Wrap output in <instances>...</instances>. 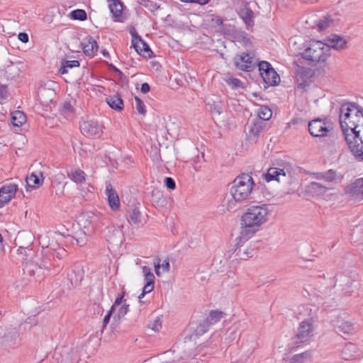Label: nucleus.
I'll use <instances>...</instances> for the list:
<instances>
[{
    "instance_id": "nucleus-2",
    "label": "nucleus",
    "mask_w": 363,
    "mask_h": 363,
    "mask_svg": "<svg viewBox=\"0 0 363 363\" xmlns=\"http://www.w3.org/2000/svg\"><path fill=\"white\" fill-rule=\"evenodd\" d=\"M271 211L267 204L251 206L240 218V235L242 240L253 237L262 226L266 223Z\"/></svg>"
},
{
    "instance_id": "nucleus-16",
    "label": "nucleus",
    "mask_w": 363,
    "mask_h": 363,
    "mask_svg": "<svg viewBox=\"0 0 363 363\" xmlns=\"http://www.w3.org/2000/svg\"><path fill=\"white\" fill-rule=\"evenodd\" d=\"M84 53L89 57L94 56L98 51V45L96 41L92 38H88L84 40L82 43Z\"/></svg>"
},
{
    "instance_id": "nucleus-26",
    "label": "nucleus",
    "mask_w": 363,
    "mask_h": 363,
    "mask_svg": "<svg viewBox=\"0 0 363 363\" xmlns=\"http://www.w3.org/2000/svg\"><path fill=\"white\" fill-rule=\"evenodd\" d=\"M359 192L363 195V179H359L350 187V194L353 196L359 197Z\"/></svg>"
},
{
    "instance_id": "nucleus-19",
    "label": "nucleus",
    "mask_w": 363,
    "mask_h": 363,
    "mask_svg": "<svg viewBox=\"0 0 363 363\" xmlns=\"http://www.w3.org/2000/svg\"><path fill=\"white\" fill-rule=\"evenodd\" d=\"M106 101L111 108L116 111H121L123 110V101L119 95L109 96L106 97Z\"/></svg>"
},
{
    "instance_id": "nucleus-9",
    "label": "nucleus",
    "mask_w": 363,
    "mask_h": 363,
    "mask_svg": "<svg viewBox=\"0 0 363 363\" xmlns=\"http://www.w3.org/2000/svg\"><path fill=\"white\" fill-rule=\"evenodd\" d=\"M142 272L146 281L142 293L138 296V299L141 302V299L144 297L146 294H148L153 291L155 287V275L152 272L151 269L149 267L143 266L142 267Z\"/></svg>"
},
{
    "instance_id": "nucleus-42",
    "label": "nucleus",
    "mask_w": 363,
    "mask_h": 363,
    "mask_svg": "<svg viewBox=\"0 0 363 363\" xmlns=\"http://www.w3.org/2000/svg\"><path fill=\"white\" fill-rule=\"evenodd\" d=\"M164 182H165V185L167 188H169L170 189H175V187H176L175 182L173 180V179H172L171 177H166Z\"/></svg>"
},
{
    "instance_id": "nucleus-39",
    "label": "nucleus",
    "mask_w": 363,
    "mask_h": 363,
    "mask_svg": "<svg viewBox=\"0 0 363 363\" xmlns=\"http://www.w3.org/2000/svg\"><path fill=\"white\" fill-rule=\"evenodd\" d=\"M7 86L5 85H0V101L5 100L7 98Z\"/></svg>"
},
{
    "instance_id": "nucleus-45",
    "label": "nucleus",
    "mask_w": 363,
    "mask_h": 363,
    "mask_svg": "<svg viewBox=\"0 0 363 363\" xmlns=\"http://www.w3.org/2000/svg\"><path fill=\"white\" fill-rule=\"evenodd\" d=\"M18 38L23 43H28L29 40L28 35L26 33H20L18 35Z\"/></svg>"
},
{
    "instance_id": "nucleus-3",
    "label": "nucleus",
    "mask_w": 363,
    "mask_h": 363,
    "mask_svg": "<svg viewBox=\"0 0 363 363\" xmlns=\"http://www.w3.org/2000/svg\"><path fill=\"white\" fill-rule=\"evenodd\" d=\"M255 183L249 174H241L235 177L231 184L229 194L231 199L229 205L240 203L247 201L252 191Z\"/></svg>"
},
{
    "instance_id": "nucleus-6",
    "label": "nucleus",
    "mask_w": 363,
    "mask_h": 363,
    "mask_svg": "<svg viewBox=\"0 0 363 363\" xmlns=\"http://www.w3.org/2000/svg\"><path fill=\"white\" fill-rule=\"evenodd\" d=\"M259 74L265 84L274 86L279 83L280 77L269 62L262 61L258 64Z\"/></svg>"
},
{
    "instance_id": "nucleus-29",
    "label": "nucleus",
    "mask_w": 363,
    "mask_h": 363,
    "mask_svg": "<svg viewBox=\"0 0 363 363\" xmlns=\"http://www.w3.org/2000/svg\"><path fill=\"white\" fill-rule=\"evenodd\" d=\"M263 129L262 123L256 120L249 125V133L253 136H257Z\"/></svg>"
},
{
    "instance_id": "nucleus-34",
    "label": "nucleus",
    "mask_w": 363,
    "mask_h": 363,
    "mask_svg": "<svg viewBox=\"0 0 363 363\" xmlns=\"http://www.w3.org/2000/svg\"><path fill=\"white\" fill-rule=\"evenodd\" d=\"M307 357L308 354L306 352L296 354L291 359V363H303Z\"/></svg>"
},
{
    "instance_id": "nucleus-17",
    "label": "nucleus",
    "mask_w": 363,
    "mask_h": 363,
    "mask_svg": "<svg viewBox=\"0 0 363 363\" xmlns=\"http://www.w3.org/2000/svg\"><path fill=\"white\" fill-rule=\"evenodd\" d=\"M155 267V272L157 277H161L163 274L169 272L170 265L168 259L162 260L160 258H157L153 262Z\"/></svg>"
},
{
    "instance_id": "nucleus-12",
    "label": "nucleus",
    "mask_w": 363,
    "mask_h": 363,
    "mask_svg": "<svg viewBox=\"0 0 363 363\" xmlns=\"http://www.w3.org/2000/svg\"><path fill=\"white\" fill-rule=\"evenodd\" d=\"M108 8L115 21L123 23L126 19L123 13V4L121 0H107Z\"/></svg>"
},
{
    "instance_id": "nucleus-23",
    "label": "nucleus",
    "mask_w": 363,
    "mask_h": 363,
    "mask_svg": "<svg viewBox=\"0 0 363 363\" xmlns=\"http://www.w3.org/2000/svg\"><path fill=\"white\" fill-rule=\"evenodd\" d=\"M26 121V115L23 111H15L11 113V123L14 127L21 128Z\"/></svg>"
},
{
    "instance_id": "nucleus-35",
    "label": "nucleus",
    "mask_w": 363,
    "mask_h": 363,
    "mask_svg": "<svg viewBox=\"0 0 363 363\" xmlns=\"http://www.w3.org/2000/svg\"><path fill=\"white\" fill-rule=\"evenodd\" d=\"M76 241L78 245H79L80 247H83L86 245L88 242V238L85 233L83 232L77 235Z\"/></svg>"
},
{
    "instance_id": "nucleus-1",
    "label": "nucleus",
    "mask_w": 363,
    "mask_h": 363,
    "mask_svg": "<svg viewBox=\"0 0 363 363\" xmlns=\"http://www.w3.org/2000/svg\"><path fill=\"white\" fill-rule=\"evenodd\" d=\"M340 124L352 154L363 161V109L354 104H343L340 110Z\"/></svg>"
},
{
    "instance_id": "nucleus-36",
    "label": "nucleus",
    "mask_w": 363,
    "mask_h": 363,
    "mask_svg": "<svg viewBox=\"0 0 363 363\" xmlns=\"http://www.w3.org/2000/svg\"><path fill=\"white\" fill-rule=\"evenodd\" d=\"M140 213L138 210H133L130 216V220L133 223L140 222Z\"/></svg>"
},
{
    "instance_id": "nucleus-28",
    "label": "nucleus",
    "mask_w": 363,
    "mask_h": 363,
    "mask_svg": "<svg viewBox=\"0 0 363 363\" xmlns=\"http://www.w3.org/2000/svg\"><path fill=\"white\" fill-rule=\"evenodd\" d=\"M79 62L78 60H67L65 61L60 68L59 69V73L65 74L67 73L68 68H74L79 67Z\"/></svg>"
},
{
    "instance_id": "nucleus-30",
    "label": "nucleus",
    "mask_w": 363,
    "mask_h": 363,
    "mask_svg": "<svg viewBox=\"0 0 363 363\" xmlns=\"http://www.w3.org/2000/svg\"><path fill=\"white\" fill-rule=\"evenodd\" d=\"M69 17L72 20L85 21L87 18L86 13L83 9H76L69 13Z\"/></svg>"
},
{
    "instance_id": "nucleus-27",
    "label": "nucleus",
    "mask_w": 363,
    "mask_h": 363,
    "mask_svg": "<svg viewBox=\"0 0 363 363\" xmlns=\"http://www.w3.org/2000/svg\"><path fill=\"white\" fill-rule=\"evenodd\" d=\"M272 116V110L267 106H260L257 110V116L259 120L268 121Z\"/></svg>"
},
{
    "instance_id": "nucleus-7",
    "label": "nucleus",
    "mask_w": 363,
    "mask_h": 363,
    "mask_svg": "<svg viewBox=\"0 0 363 363\" xmlns=\"http://www.w3.org/2000/svg\"><path fill=\"white\" fill-rule=\"evenodd\" d=\"M82 134L89 138H99L104 133V127L95 121H86L80 125Z\"/></svg>"
},
{
    "instance_id": "nucleus-53",
    "label": "nucleus",
    "mask_w": 363,
    "mask_h": 363,
    "mask_svg": "<svg viewBox=\"0 0 363 363\" xmlns=\"http://www.w3.org/2000/svg\"><path fill=\"white\" fill-rule=\"evenodd\" d=\"M182 2H193L194 0H181Z\"/></svg>"
},
{
    "instance_id": "nucleus-14",
    "label": "nucleus",
    "mask_w": 363,
    "mask_h": 363,
    "mask_svg": "<svg viewBox=\"0 0 363 363\" xmlns=\"http://www.w3.org/2000/svg\"><path fill=\"white\" fill-rule=\"evenodd\" d=\"M105 194L107 196L108 206L113 211H118L121 203L117 191L113 188L112 185L108 183L106 186Z\"/></svg>"
},
{
    "instance_id": "nucleus-11",
    "label": "nucleus",
    "mask_w": 363,
    "mask_h": 363,
    "mask_svg": "<svg viewBox=\"0 0 363 363\" xmlns=\"http://www.w3.org/2000/svg\"><path fill=\"white\" fill-rule=\"evenodd\" d=\"M17 190L18 186L14 184H5L0 188V208L15 196Z\"/></svg>"
},
{
    "instance_id": "nucleus-20",
    "label": "nucleus",
    "mask_w": 363,
    "mask_h": 363,
    "mask_svg": "<svg viewBox=\"0 0 363 363\" xmlns=\"http://www.w3.org/2000/svg\"><path fill=\"white\" fill-rule=\"evenodd\" d=\"M67 176L72 182L78 184H84L86 182V174L79 168L71 170Z\"/></svg>"
},
{
    "instance_id": "nucleus-18",
    "label": "nucleus",
    "mask_w": 363,
    "mask_h": 363,
    "mask_svg": "<svg viewBox=\"0 0 363 363\" xmlns=\"http://www.w3.org/2000/svg\"><path fill=\"white\" fill-rule=\"evenodd\" d=\"M238 13L240 17L248 26H253L255 17L254 13L247 5L242 6Z\"/></svg>"
},
{
    "instance_id": "nucleus-25",
    "label": "nucleus",
    "mask_w": 363,
    "mask_h": 363,
    "mask_svg": "<svg viewBox=\"0 0 363 363\" xmlns=\"http://www.w3.org/2000/svg\"><path fill=\"white\" fill-rule=\"evenodd\" d=\"M329 48H333L336 50L343 49L346 45V41L343 38L339 36H334L333 38L328 39V43Z\"/></svg>"
},
{
    "instance_id": "nucleus-50",
    "label": "nucleus",
    "mask_w": 363,
    "mask_h": 363,
    "mask_svg": "<svg viewBox=\"0 0 363 363\" xmlns=\"http://www.w3.org/2000/svg\"><path fill=\"white\" fill-rule=\"evenodd\" d=\"M17 252L18 254L19 255H27L26 254V249L23 248V247H20L18 250H17Z\"/></svg>"
},
{
    "instance_id": "nucleus-43",
    "label": "nucleus",
    "mask_w": 363,
    "mask_h": 363,
    "mask_svg": "<svg viewBox=\"0 0 363 363\" xmlns=\"http://www.w3.org/2000/svg\"><path fill=\"white\" fill-rule=\"evenodd\" d=\"M128 311V305H123L118 311V315L119 318L125 316Z\"/></svg>"
},
{
    "instance_id": "nucleus-40",
    "label": "nucleus",
    "mask_w": 363,
    "mask_h": 363,
    "mask_svg": "<svg viewBox=\"0 0 363 363\" xmlns=\"http://www.w3.org/2000/svg\"><path fill=\"white\" fill-rule=\"evenodd\" d=\"M158 363H182L179 360V359H175V358L171 359L167 357V355L165 354L164 357H162L160 359V362Z\"/></svg>"
},
{
    "instance_id": "nucleus-47",
    "label": "nucleus",
    "mask_w": 363,
    "mask_h": 363,
    "mask_svg": "<svg viewBox=\"0 0 363 363\" xmlns=\"http://www.w3.org/2000/svg\"><path fill=\"white\" fill-rule=\"evenodd\" d=\"M140 90L144 94L147 93L150 91V85L147 83H143Z\"/></svg>"
},
{
    "instance_id": "nucleus-37",
    "label": "nucleus",
    "mask_w": 363,
    "mask_h": 363,
    "mask_svg": "<svg viewBox=\"0 0 363 363\" xmlns=\"http://www.w3.org/2000/svg\"><path fill=\"white\" fill-rule=\"evenodd\" d=\"M240 257L241 259H246L252 256V250L247 249L246 250L242 251L241 249L239 250Z\"/></svg>"
},
{
    "instance_id": "nucleus-10",
    "label": "nucleus",
    "mask_w": 363,
    "mask_h": 363,
    "mask_svg": "<svg viewBox=\"0 0 363 363\" xmlns=\"http://www.w3.org/2000/svg\"><path fill=\"white\" fill-rule=\"evenodd\" d=\"M290 169L291 167L289 165H284L283 168L270 167L263 177L267 182L273 180L280 182L281 177H286V174L290 172Z\"/></svg>"
},
{
    "instance_id": "nucleus-52",
    "label": "nucleus",
    "mask_w": 363,
    "mask_h": 363,
    "mask_svg": "<svg viewBox=\"0 0 363 363\" xmlns=\"http://www.w3.org/2000/svg\"><path fill=\"white\" fill-rule=\"evenodd\" d=\"M303 1L307 3H314V2L317 1V0H303Z\"/></svg>"
},
{
    "instance_id": "nucleus-24",
    "label": "nucleus",
    "mask_w": 363,
    "mask_h": 363,
    "mask_svg": "<svg viewBox=\"0 0 363 363\" xmlns=\"http://www.w3.org/2000/svg\"><path fill=\"white\" fill-rule=\"evenodd\" d=\"M223 317V312L219 311H212L209 313V316L205 320L206 327L201 331V333H205L211 325L215 324L220 321Z\"/></svg>"
},
{
    "instance_id": "nucleus-33",
    "label": "nucleus",
    "mask_w": 363,
    "mask_h": 363,
    "mask_svg": "<svg viewBox=\"0 0 363 363\" xmlns=\"http://www.w3.org/2000/svg\"><path fill=\"white\" fill-rule=\"evenodd\" d=\"M225 82L233 89H237L242 86V82L237 78L229 77L225 79Z\"/></svg>"
},
{
    "instance_id": "nucleus-48",
    "label": "nucleus",
    "mask_w": 363,
    "mask_h": 363,
    "mask_svg": "<svg viewBox=\"0 0 363 363\" xmlns=\"http://www.w3.org/2000/svg\"><path fill=\"white\" fill-rule=\"evenodd\" d=\"M161 323L160 320H155V323L152 324V329L158 331L161 328Z\"/></svg>"
},
{
    "instance_id": "nucleus-38",
    "label": "nucleus",
    "mask_w": 363,
    "mask_h": 363,
    "mask_svg": "<svg viewBox=\"0 0 363 363\" xmlns=\"http://www.w3.org/2000/svg\"><path fill=\"white\" fill-rule=\"evenodd\" d=\"M125 290H123L121 294L116 297V298L115 299L114 303L111 306V308H113V311L115 310V308L117 306H119L120 304L122 303L123 299L125 296Z\"/></svg>"
},
{
    "instance_id": "nucleus-46",
    "label": "nucleus",
    "mask_w": 363,
    "mask_h": 363,
    "mask_svg": "<svg viewBox=\"0 0 363 363\" xmlns=\"http://www.w3.org/2000/svg\"><path fill=\"white\" fill-rule=\"evenodd\" d=\"M206 327V320H204L202 323L199 324L196 329V333L197 335H203V333H201V331L205 329V328Z\"/></svg>"
},
{
    "instance_id": "nucleus-44",
    "label": "nucleus",
    "mask_w": 363,
    "mask_h": 363,
    "mask_svg": "<svg viewBox=\"0 0 363 363\" xmlns=\"http://www.w3.org/2000/svg\"><path fill=\"white\" fill-rule=\"evenodd\" d=\"M310 188L313 191H320L323 189V186L318 182H312L310 185Z\"/></svg>"
},
{
    "instance_id": "nucleus-22",
    "label": "nucleus",
    "mask_w": 363,
    "mask_h": 363,
    "mask_svg": "<svg viewBox=\"0 0 363 363\" xmlns=\"http://www.w3.org/2000/svg\"><path fill=\"white\" fill-rule=\"evenodd\" d=\"M337 328L339 332L347 335L353 333L354 330V323L352 321L341 318L337 320Z\"/></svg>"
},
{
    "instance_id": "nucleus-49",
    "label": "nucleus",
    "mask_w": 363,
    "mask_h": 363,
    "mask_svg": "<svg viewBox=\"0 0 363 363\" xmlns=\"http://www.w3.org/2000/svg\"><path fill=\"white\" fill-rule=\"evenodd\" d=\"M210 0H194L193 2L197 3L200 5H205L208 3Z\"/></svg>"
},
{
    "instance_id": "nucleus-41",
    "label": "nucleus",
    "mask_w": 363,
    "mask_h": 363,
    "mask_svg": "<svg viewBox=\"0 0 363 363\" xmlns=\"http://www.w3.org/2000/svg\"><path fill=\"white\" fill-rule=\"evenodd\" d=\"M113 308H111L110 311H108V313L105 315V317L104 318V320H103V329H105L106 328V325H108L109 320H110V318L113 312Z\"/></svg>"
},
{
    "instance_id": "nucleus-32",
    "label": "nucleus",
    "mask_w": 363,
    "mask_h": 363,
    "mask_svg": "<svg viewBox=\"0 0 363 363\" xmlns=\"http://www.w3.org/2000/svg\"><path fill=\"white\" fill-rule=\"evenodd\" d=\"M135 108L139 114L145 116L146 113V108L143 101L138 97L135 96Z\"/></svg>"
},
{
    "instance_id": "nucleus-54",
    "label": "nucleus",
    "mask_w": 363,
    "mask_h": 363,
    "mask_svg": "<svg viewBox=\"0 0 363 363\" xmlns=\"http://www.w3.org/2000/svg\"><path fill=\"white\" fill-rule=\"evenodd\" d=\"M319 27H320V28H325V26H323L321 23H319Z\"/></svg>"
},
{
    "instance_id": "nucleus-15",
    "label": "nucleus",
    "mask_w": 363,
    "mask_h": 363,
    "mask_svg": "<svg viewBox=\"0 0 363 363\" xmlns=\"http://www.w3.org/2000/svg\"><path fill=\"white\" fill-rule=\"evenodd\" d=\"M132 46L140 55L150 57L152 51L149 46L136 34L133 35Z\"/></svg>"
},
{
    "instance_id": "nucleus-13",
    "label": "nucleus",
    "mask_w": 363,
    "mask_h": 363,
    "mask_svg": "<svg viewBox=\"0 0 363 363\" xmlns=\"http://www.w3.org/2000/svg\"><path fill=\"white\" fill-rule=\"evenodd\" d=\"M313 328L314 320L312 318L303 320L298 328L296 337L301 342H304L313 331Z\"/></svg>"
},
{
    "instance_id": "nucleus-8",
    "label": "nucleus",
    "mask_w": 363,
    "mask_h": 363,
    "mask_svg": "<svg viewBox=\"0 0 363 363\" xmlns=\"http://www.w3.org/2000/svg\"><path fill=\"white\" fill-rule=\"evenodd\" d=\"M235 66L242 71L250 72L255 67V62L253 56L243 52L238 55L234 60Z\"/></svg>"
},
{
    "instance_id": "nucleus-4",
    "label": "nucleus",
    "mask_w": 363,
    "mask_h": 363,
    "mask_svg": "<svg viewBox=\"0 0 363 363\" xmlns=\"http://www.w3.org/2000/svg\"><path fill=\"white\" fill-rule=\"evenodd\" d=\"M330 55L328 45L320 40H311L307 43L302 52L304 59L315 62H324Z\"/></svg>"
},
{
    "instance_id": "nucleus-5",
    "label": "nucleus",
    "mask_w": 363,
    "mask_h": 363,
    "mask_svg": "<svg viewBox=\"0 0 363 363\" xmlns=\"http://www.w3.org/2000/svg\"><path fill=\"white\" fill-rule=\"evenodd\" d=\"M333 129V123L326 118H318L308 123L309 133L313 137H325Z\"/></svg>"
},
{
    "instance_id": "nucleus-21",
    "label": "nucleus",
    "mask_w": 363,
    "mask_h": 363,
    "mask_svg": "<svg viewBox=\"0 0 363 363\" xmlns=\"http://www.w3.org/2000/svg\"><path fill=\"white\" fill-rule=\"evenodd\" d=\"M44 178L41 173L36 174L31 173L26 177V182L27 186L31 189L38 188L43 182Z\"/></svg>"
},
{
    "instance_id": "nucleus-31",
    "label": "nucleus",
    "mask_w": 363,
    "mask_h": 363,
    "mask_svg": "<svg viewBox=\"0 0 363 363\" xmlns=\"http://www.w3.org/2000/svg\"><path fill=\"white\" fill-rule=\"evenodd\" d=\"M140 3L152 12L160 8V5L155 0H140Z\"/></svg>"
},
{
    "instance_id": "nucleus-51",
    "label": "nucleus",
    "mask_w": 363,
    "mask_h": 363,
    "mask_svg": "<svg viewBox=\"0 0 363 363\" xmlns=\"http://www.w3.org/2000/svg\"><path fill=\"white\" fill-rule=\"evenodd\" d=\"M216 24L222 25L223 24V21L221 19H217L216 20Z\"/></svg>"
}]
</instances>
